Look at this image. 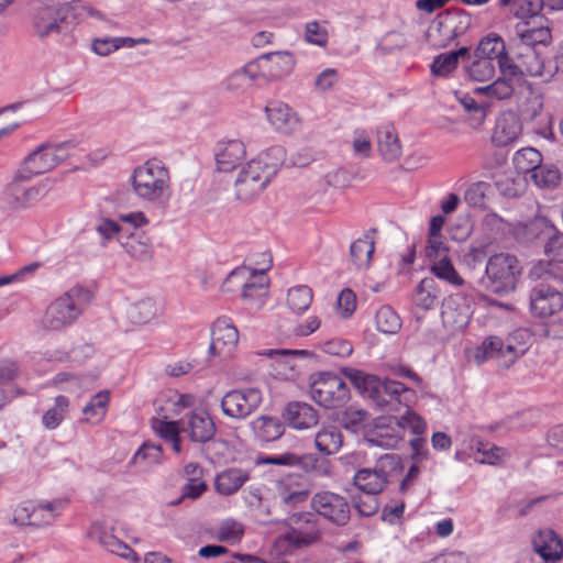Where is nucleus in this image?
<instances>
[{
    "label": "nucleus",
    "instance_id": "obj_53",
    "mask_svg": "<svg viewBox=\"0 0 563 563\" xmlns=\"http://www.w3.org/2000/svg\"><path fill=\"white\" fill-rule=\"evenodd\" d=\"M512 162L518 172L532 175L541 165L542 155L533 147H525L515 153Z\"/></svg>",
    "mask_w": 563,
    "mask_h": 563
},
{
    "label": "nucleus",
    "instance_id": "obj_33",
    "mask_svg": "<svg viewBox=\"0 0 563 563\" xmlns=\"http://www.w3.org/2000/svg\"><path fill=\"white\" fill-rule=\"evenodd\" d=\"M376 140L378 152L386 162H395L401 156V144L391 123H383L377 128Z\"/></svg>",
    "mask_w": 563,
    "mask_h": 563
},
{
    "label": "nucleus",
    "instance_id": "obj_51",
    "mask_svg": "<svg viewBox=\"0 0 563 563\" xmlns=\"http://www.w3.org/2000/svg\"><path fill=\"white\" fill-rule=\"evenodd\" d=\"M506 51V45L501 36L497 33H489L481 40L475 52L474 57H481L494 62Z\"/></svg>",
    "mask_w": 563,
    "mask_h": 563
},
{
    "label": "nucleus",
    "instance_id": "obj_24",
    "mask_svg": "<svg viewBox=\"0 0 563 563\" xmlns=\"http://www.w3.org/2000/svg\"><path fill=\"white\" fill-rule=\"evenodd\" d=\"M530 308L540 318L554 316L563 309V294L551 286L539 285L531 290Z\"/></svg>",
    "mask_w": 563,
    "mask_h": 563
},
{
    "label": "nucleus",
    "instance_id": "obj_18",
    "mask_svg": "<svg viewBox=\"0 0 563 563\" xmlns=\"http://www.w3.org/2000/svg\"><path fill=\"white\" fill-rule=\"evenodd\" d=\"M239 344V331L228 318H218L211 327L210 351L227 360L233 356Z\"/></svg>",
    "mask_w": 563,
    "mask_h": 563
},
{
    "label": "nucleus",
    "instance_id": "obj_19",
    "mask_svg": "<svg viewBox=\"0 0 563 563\" xmlns=\"http://www.w3.org/2000/svg\"><path fill=\"white\" fill-rule=\"evenodd\" d=\"M472 313L468 299L461 294L449 296L442 303V323L451 332L465 329L470 323Z\"/></svg>",
    "mask_w": 563,
    "mask_h": 563
},
{
    "label": "nucleus",
    "instance_id": "obj_45",
    "mask_svg": "<svg viewBox=\"0 0 563 563\" xmlns=\"http://www.w3.org/2000/svg\"><path fill=\"white\" fill-rule=\"evenodd\" d=\"M497 5L501 9L507 8L518 20L538 16L542 11L541 0H498Z\"/></svg>",
    "mask_w": 563,
    "mask_h": 563
},
{
    "label": "nucleus",
    "instance_id": "obj_5",
    "mask_svg": "<svg viewBox=\"0 0 563 563\" xmlns=\"http://www.w3.org/2000/svg\"><path fill=\"white\" fill-rule=\"evenodd\" d=\"M90 301V294L80 286H74L53 300L42 317L41 324L48 331H59L71 325Z\"/></svg>",
    "mask_w": 563,
    "mask_h": 563
},
{
    "label": "nucleus",
    "instance_id": "obj_25",
    "mask_svg": "<svg viewBox=\"0 0 563 563\" xmlns=\"http://www.w3.org/2000/svg\"><path fill=\"white\" fill-rule=\"evenodd\" d=\"M195 405V397L190 394H181L175 389L162 390L155 401V415L163 419H174L187 408Z\"/></svg>",
    "mask_w": 563,
    "mask_h": 563
},
{
    "label": "nucleus",
    "instance_id": "obj_49",
    "mask_svg": "<svg viewBox=\"0 0 563 563\" xmlns=\"http://www.w3.org/2000/svg\"><path fill=\"white\" fill-rule=\"evenodd\" d=\"M126 253L140 262L151 261L154 250L148 236L143 233L132 234L124 243Z\"/></svg>",
    "mask_w": 563,
    "mask_h": 563
},
{
    "label": "nucleus",
    "instance_id": "obj_60",
    "mask_svg": "<svg viewBox=\"0 0 563 563\" xmlns=\"http://www.w3.org/2000/svg\"><path fill=\"white\" fill-rule=\"evenodd\" d=\"M467 76L473 81H489L495 77V64L481 57H475L466 69Z\"/></svg>",
    "mask_w": 563,
    "mask_h": 563
},
{
    "label": "nucleus",
    "instance_id": "obj_29",
    "mask_svg": "<svg viewBox=\"0 0 563 563\" xmlns=\"http://www.w3.org/2000/svg\"><path fill=\"white\" fill-rule=\"evenodd\" d=\"M518 60L521 78L523 76L540 77L543 81H549L556 73V67L547 65L545 59L534 48H526L518 55Z\"/></svg>",
    "mask_w": 563,
    "mask_h": 563
},
{
    "label": "nucleus",
    "instance_id": "obj_6",
    "mask_svg": "<svg viewBox=\"0 0 563 563\" xmlns=\"http://www.w3.org/2000/svg\"><path fill=\"white\" fill-rule=\"evenodd\" d=\"M78 146L74 142H63L55 145L41 146L25 157L16 172V179H31L55 168L62 162L78 154Z\"/></svg>",
    "mask_w": 563,
    "mask_h": 563
},
{
    "label": "nucleus",
    "instance_id": "obj_50",
    "mask_svg": "<svg viewBox=\"0 0 563 563\" xmlns=\"http://www.w3.org/2000/svg\"><path fill=\"white\" fill-rule=\"evenodd\" d=\"M313 298L312 289L306 285H298L288 289L287 307L295 314L305 313L310 307Z\"/></svg>",
    "mask_w": 563,
    "mask_h": 563
},
{
    "label": "nucleus",
    "instance_id": "obj_21",
    "mask_svg": "<svg viewBox=\"0 0 563 563\" xmlns=\"http://www.w3.org/2000/svg\"><path fill=\"white\" fill-rule=\"evenodd\" d=\"M269 357L276 356L275 376L283 380L294 382L301 374V365L298 360H306L313 356L308 350H268L263 353Z\"/></svg>",
    "mask_w": 563,
    "mask_h": 563
},
{
    "label": "nucleus",
    "instance_id": "obj_42",
    "mask_svg": "<svg viewBox=\"0 0 563 563\" xmlns=\"http://www.w3.org/2000/svg\"><path fill=\"white\" fill-rule=\"evenodd\" d=\"M440 296L437 282L432 277H426L415 288L412 301L416 307L430 310L432 309Z\"/></svg>",
    "mask_w": 563,
    "mask_h": 563
},
{
    "label": "nucleus",
    "instance_id": "obj_27",
    "mask_svg": "<svg viewBox=\"0 0 563 563\" xmlns=\"http://www.w3.org/2000/svg\"><path fill=\"white\" fill-rule=\"evenodd\" d=\"M265 114L269 124L278 132L291 134L301 126L298 113L285 102H269L265 107Z\"/></svg>",
    "mask_w": 563,
    "mask_h": 563
},
{
    "label": "nucleus",
    "instance_id": "obj_20",
    "mask_svg": "<svg viewBox=\"0 0 563 563\" xmlns=\"http://www.w3.org/2000/svg\"><path fill=\"white\" fill-rule=\"evenodd\" d=\"M310 489L298 474H287L274 483V497L286 507H296L307 501Z\"/></svg>",
    "mask_w": 563,
    "mask_h": 563
},
{
    "label": "nucleus",
    "instance_id": "obj_61",
    "mask_svg": "<svg viewBox=\"0 0 563 563\" xmlns=\"http://www.w3.org/2000/svg\"><path fill=\"white\" fill-rule=\"evenodd\" d=\"M431 272L440 279L453 286H462L464 284L463 278L459 275L454 268L450 257H445L442 261L438 260L431 262Z\"/></svg>",
    "mask_w": 563,
    "mask_h": 563
},
{
    "label": "nucleus",
    "instance_id": "obj_55",
    "mask_svg": "<svg viewBox=\"0 0 563 563\" xmlns=\"http://www.w3.org/2000/svg\"><path fill=\"white\" fill-rule=\"evenodd\" d=\"M69 407V400L65 396H57L54 406L47 409L43 417L42 423L48 430L56 429L64 420Z\"/></svg>",
    "mask_w": 563,
    "mask_h": 563
},
{
    "label": "nucleus",
    "instance_id": "obj_48",
    "mask_svg": "<svg viewBox=\"0 0 563 563\" xmlns=\"http://www.w3.org/2000/svg\"><path fill=\"white\" fill-rule=\"evenodd\" d=\"M163 460V451L159 445L144 443L132 456L130 463L141 470L147 471L158 465Z\"/></svg>",
    "mask_w": 563,
    "mask_h": 563
},
{
    "label": "nucleus",
    "instance_id": "obj_62",
    "mask_svg": "<svg viewBox=\"0 0 563 563\" xmlns=\"http://www.w3.org/2000/svg\"><path fill=\"white\" fill-rule=\"evenodd\" d=\"M380 389H383L390 399H395L407 407L415 397L411 389L407 388L404 384L391 379H386L383 383L380 382Z\"/></svg>",
    "mask_w": 563,
    "mask_h": 563
},
{
    "label": "nucleus",
    "instance_id": "obj_46",
    "mask_svg": "<svg viewBox=\"0 0 563 563\" xmlns=\"http://www.w3.org/2000/svg\"><path fill=\"white\" fill-rule=\"evenodd\" d=\"M517 84L518 81L500 76L489 85L475 88L474 92L490 99L505 100L512 97Z\"/></svg>",
    "mask_w": 563,
    "mask_h": 563
},
{
    "label": "nucleus",
    "instance_id": "obj_26",
    "mask_svg": "<svg viewBox=\"0 0 563 563\" xmlns=\"http://www.w3.org/2000/svg\"><path fill=\"white\" fill-rule=\"evenodd\" d=\"M181 431L194 442H207L216 433V424L209 413L200 408L190 411L186 419L181 420Z\"/></svg>",
    "mask_w": 563,
    "mask_h": 563
},
{
    "label": "nucleus",
    "instance_id": "obj_2",
    "mask_svg": "<svg viewBox=\"0 0 563 563\" xmlns=\"http://www.w3.org/2000/svg\"><path fill=\"white\" fill-rule=\"evenodd\" d=\"M133 196L145 203L161 206L169 202L173 194L169 167L158 158H148L136 165L128 179Z\"/></svg>",
    "mask_w": 563,
    "mask_h": 563
},
{
    "label": "nucleus",
    "instance_id": "obj_15",
    "mask_svg": "<svg viewBox=\"0 0 563 563\" xmlns=\"http://www.w3.org/2000/svg\"><path fill=\"white\" fill-rule=\"evenodd\" d=\"M163 314L161 305L151 297H143L129 302L122 314L128 330L133 331L158 321Z\"/></svg>",
    "mask_w": 563,
    "mask_h": 563
},
{
    "label": "nucleus",
    "instance_id": "obj_7",
    "mask_svg": "<svg viewBox=\"0 0 563 563\" xmlns=\"http://www.w3.org/2000/svg\"><path fill=\"white\" fill-rule=\"evenodd\" d=\"M289 530L275 540L279 554L316 544L321 539V529L316 516L311 512H299L289 519Z\"/></svg>",
    "mask_w": 563,
    "mask_h": 563
},
{
    "label": "nucleus",
    "instance_id": "obj_17",
    "mask_svg": "<svg viewBox=\"0 0 563 563\" xmlns=\"http://www.w3.org/2000/svg\"><path fill=\"white\" fill-rule=\"evenodd\" d=\"M262 402V391L257 388L235 389L228 391L221 401L225 416L243 419L250 416Z\"/></svg>",
    "mask_w": 563,
    "mask_h": 563
},
{
    "label": "nucleus",
    "instance_id": "obj_4",
    "mask_svg": "<svg viewBox=\"0 0 563 563\" xmlns=\"http://www.w3.org/2000/svg\"><path fill=\"white\" fill-rule=\"evenodd\" d=\"M530 340L525 329L515 330L505 340L490 335L473 350L472 357L476 364L494 358L499 366L508 368L528 351Z\"/></svg>",
    "mask_w": 563,
    "mask_h": 563
},
{
    "label": "nucleus",
    "instance_id": "obj_56",
    "mask_svg": "<svg viewBox=\"0 0 563 563\" xmlns=\"http://www.w3.org/2000/svg\"><path fill=\"white\" fill-rule=\"evenodd\" d=\"M440 15L455 37L463 35L472 24V16L462 9L448 10Z\"/></svg>",
    "mask_w": 563,
    "mask_h": 563
},
{
    "label": "nucleus",
    "instance_id": "obj_59",
    "mask_svg": "<svg viewBox=\"0 0 563 563\" xmlns=\"http://www.w3.org/2000/svg\"><path fill=\"white\" fill-rule=\"evenodd\" d=\"M243 534V525L233 519L223 520L216 529V539L231 545L240 542Z\"/></svg>",
    "mask_w": 563,
    "mask_h": 563
},
{
    "label": "nucleus",
    "instance_id": "obj_34",
    "mask_svg": "<svg viewBox=\"0 0 563 563\" xmlns=\"http://www.w3.org/2000/svg\"><path fill=\"white\" fill-rule=\"evenodd\" d=\"M515 34L526 48H533L536 45H548L552 41L551 30L548 26H532L528 22L517 23Z\"/></svg>",
    "mask_w": 563,
    "mask_h": 563
},
{
    "label": "nucleus",
    "instance_id": "obj_16",
    "mask_svg": "<svg viewBox=\"0 0 563 563\" xmlns=\"http://www.w3.org/2000/svg\"><path fill=\"white\" fill-rule=\"evenodd\" d=\"M311 508L321 517L338 526L350 519V506L345 497L329 490L319 492L311 498Z\"/></svg>",
    "mask_w": 563,
    "mask_h": 563
},
{
    "label": "nucleus",
    "instance_id": "obj_11",
    "mask_svg": "<svg viewBox=\"0 0 563 563\" xmlns=\"http://www.w3.org/2000/svg\"><path fill=\"white\" fill-rule=\"evenodd\" d=\"M66 16L67 7L60 0H38L32 9L33 31L41 38L57 35Z\"/></svg>",
    "mask_w": 563,
    "mask_h": 563
},
{
    "label": "nucleus",
    "instance_id": "obj_43",
    "mask_svg": "<svg viewBox=\"0 0 563 563\" xmlns=\"http://www.w3.org/2000/svg\"><path fill=\"white\" fill-rule=\"evenodd\" d=\"M375 251V241L372 235L364 234L352 242L350 246V256L353 264L357 268H368L372 262V256Z\"/></svg>",
    "mask_w": 563,
    "mask_h": 563
},
{
    "label": "nucleus",
    "instance_id": "obj_40",
    "mask_svg": "<svg viewBox=\"0 0 563 563\" xmlns=\"http://www.w3.org/2000/svg\"><path fill=\"white\" fill-rule=\"evenodd\" d=\"M111 394L109 390H101L90 398L82 408L84 421L89 424H99L109 410Z\"/></svg>",
    "mask_w": 563,
    "mask_h": 563
},
{
    "label": "nucleus",
    "instance_id": "obj_28",
    "mask_svg": "<svg viewBox=\"0 0 563 563\" xmlns=\"http://www.w3.org/2000/svg\"><path fill=\"white\" fill-rule=\"evenodd\" d=\"M260 84L252 59L232 70L222 81L223 88L234 95H244Z\"/></svg>",
    "mask_w": 563,
    "mask_h": 563
},
{
    "label": "nucleus",
    "instance_id": "obj_38",
    "mask_svg": "<svg viewBox=\"0 0 563 563\" xmlns=\"http://www.w3.org/2000/svg\"><path fill=\"white\" fill-rule=\"evenodd\" d=\"M317 461V457L311 453L298 455L292 452H285L277 455L261 457L258 460V464H273L287 467H299L305 472H310L313 468Z\"/></svg>",
    "mask_w": 563,
    "mask_h": 563
},
{
    "label": "nucleus",
    "instance_id": "obj_36",
    "mask_svg": "<svg viewBox=\"0 0 563 563\" xmlns=\"http://www.w3.org/2000/svg\"><path fill=\"white\" fill-rule=\"evenodd\" d=\"M342 444V433L340 429L333 424L322 426L314 435V448L322 455L338 453Z\"/></svg>",
    "mask_w": 563,
    "mask_h": 563
},
{
    "label": "nucleus",
    "instance_id": "obj_32",
    "mask_svg": "<svg viewBox=\"0 0 563 563\" xmlns=\"http://www.w3.org/2000/svg\"><path fill=\"white\" fill-rule=\"evenodd\" d=\"M533 547L548 563H556L563 556V541L553 530H540L533 538Z\"/></svg>",
    "mask_w": 563,
    "mask_h": 563
},
{
    "label": "nucleus",
    "instance_id": "obj_47",
    "mask_svg": "<svg viewBox=\"0 0 563 563\" xmlns=\"http://www.w3.org/2000/svg\"><path fill=\"white\" fill-rule=\"evenodd\" d=\"M468 49L461 47L457 51L448 52L435 56L431 63L430 69L432 75L438 77H446L456 69L460 57L466 55Z\"/></svg>",
    "mask_w": 563,
    "mask_h": 563
},
{
    "label": "nucleus",
    "instance_id": "obj_23",
    "mask_svg": "<svg viewBox=\"0 0 563 563\" xmlns=\"http://www.w3.org/2000/svg\"><path fill=\"white\" fill-rule=\"evenodd\" d=\"M214 161L219 172H233L246 157V146L240 139H222L214 146Z\"/></svg>",
    "mask_w": 563,
    "mask_h": 563
},
{
    "label": "nucleus",
    "instance_id": "obj_31",
    "mask_svg": "<svg viewBox=\"0 0 563 563\" xmlns=\"http://www.w3.org/2000/svg\"><path fill=\"white\" fill-rule=\"evenodd\" d=\"M283 417L287 424L295 430H306L317 426L319 417L317 410L306 402H289Z\"/></svg>",
    "mask_w": 563,
    "mask_h": 563
},
{
    "label": "nucleus",
    "instance_id": "obj_9",
    "mask_svg": "<svg viewBox=\"0 0 563 563\" xmlns=\"http://www.w3.org/2000/svg\"><path fill=\"white\" fill-rule=\"evenodd\" d=\"M486 287L495 294H507L516 288L521 267L516 256L498 253L490 256L486 268Z\"/></svg>",
    "mask_w": 563,
    "mask_h": 563
},
{
    "label": "nucleus",
    "instance_id": "obj_13",
    "mask_svg": "<svg viewBox=\"0 0 563 563\" xmlns=\"http://www.w3.org/2000/svg\"><path fill=\"white\" fill-rule=\"evenodd\" d=\"M364 440L372 446L391 450L398 446L402 439V429L397 418L383 416L363 426Z\"/></svg>",
    "mask_w": 563,
    "mask_h": 563
},
{
    "label": "nucleus",
    "instance_id": "obj_57",
    "mask_svg": "<svg viewBox=\"0 0 563 563\" xmlns=\"http://www.w3.org/2000/svg\"><path fill=\"white\" fill-rule=\"evenodd\" d=\"M531 178L536 186L540 188H555L560 185L562 175L555 165L541 164L534 174L531 175Z\"/></svg>",
    "mask_w": 563,
    "mask_h": 563
},
{
    "label": "nucleus",
    "instance_id": "obj_12",
    "mask_svg": "<svg viewBox=\"0 0 563 563\" xmlns=\"http://www.w3.org/2000/svg\"><path fill=\"white\" fill-rule=\"evenodd\" d=\"M257 78L265 85L280 81L295 69L297 59L289 51L265 53L252 59Z\"/></svg>",
    "mask_w": 563,
    "mask_h": 563
},
{
    "label": "nucleus",
    "instance_id": "obj_10",
    "mask_svg": "<svg viewBox=\"0 0 563 563\" xmlns=\"http://www.w3.org/2000/svg\"><path fill=\"white\" fill-rule=\"evenodd\" d=\"M67 506V498L27 501L14 510L13 520L21 526L47 527L55 522Z\"/></svg>",
    "mask_w": 563,
    "mask_h": 563
},
{
    "label": "nucleus",
    "instance_id": "obj_30",
    "mask_svg": "<svg viewBox=\"0 0 563 563\" xmlns=\"http://www.w3.org/2000/svg\"><path fill=\"white\" fill-rule=\"evenodd\" d=\"M522 133V123L514 112H505L496 120L492 141L497 146H507L516 142Z\"/></svg>",
    "mask_w": 563,
    "mask_h": 563
},
{
    "label": "nucleus",
    "instance_id": "obj_39",
    "mask_svg": "<svg viewBox=\"0 0 563 563\" xmlns=\"http://www.w3.org/2000/svg\"><path fill=\"white\" fill-rule=\"evenodd\" d=\"M151 427L159 438L172 444L174 452L180 453L179 432L181 431V421L153 416Z\"/></svg>",
    "mask_w": 563,
    "mask_h": 563
},
{
    "label": "nucleus",
    "instance_id": "obj_44",
    "mask_svg": "<svg viewBox=\"0 0 563 563\" xmlns=\"http://www.w3.org/2000/svg\"><path fill=\"white\" fill-rule=\"evenodd\" d=\"M342 372L362 394L377 398L380 391V380L377 376L355 368H344Z\"/></svg>",
    "mask_w": 563,
    "mask_h": 563
},
{
    "label": "nucleus",
    "instance_id": "obj_41",
    "mask_svg": "<svg viewBox=\"0 0 563 563\" xmlns=\"http://www.w3.org/2000/svg\"><path fill=\"white\" fill-rule=\"evenodd\" d=\"M509 459V452L490 442L477 440L475 442L474 461L487 465H501Z\"/></svg>",
    "mask_w": 563,
    "mask_h": 563
},
{
    "label": "nucleus",
    "instance_id": "obj_3",
    "mask_svg": "<svg viewBox=\"0 0 563 563\" xmlns=\"http://www.w3.org/2000/svg\"><path fill=\"white\" fill-rule=\"evenodd\" d=\"M269 278L265 269L240 266L233 269L222 283L221 290L240 294L245 306L258 310L268 298Z\"/></svg>",
    "mask_w": 563,
    "mask_h": 563
},
{
    "label": "nucleus",
    "instance_id": "obj_14",
    "mask_svg": "<svg viewBox=\"0 0 563 563\" xmlns=\"http://www.w3.org/2000/svg\"><path fill=\"white\" fill-rule=\"evenodd\" d=\"M391 460L393 456L390 454H384L373 467L357 470L353 476L354 486L369 496L380 494L389 483V473L386 470V464Z\"/></svg>",
    "mask_w": 563,
    "mask_h": 563
},
{
    "label": "nucleus",
    "instance_id": "obj_1",
    "mask_svg": "<svg viewBox=\"0 0 563 563\" xmlns=\"http://www.w3.org/2000/svg\"><path fill=\"white\" fill-rule=\"evenodd\" d=\"M285 158V148L274 145L249 161L238 174L234 183L236 199L247 202L263 192L278 173Z\"/></svg>",
    "mask_w": 563,
    "mask_h": 563
},
{
    "label": "nucleus",
    "instance_id": "obj_22",
    "mask_svg": "<svg viewBox=\"0 0 563 563\" xmlns=\"http://www.w3.org/2000/svg\"><path fill=\"white\" fill-rule=\"evenodd\" d=\"M25 180L16 179L15 174L4 188L3 198L12 209H27L40 201L45 195V188L42 185L21 186L20 183Z\"/></svg>",
    "mask_w": 563,
    "mask_h": 563
},
{
    "label": "nucleus",
    "instance_id": "obj_54",
    "mask_svg": "<svg viewBox=\"0 0 563 563\" xmlns=\"http://www.w3.org/2000/svg\"><path fill=\"white\" fill-rule=\"evenodd\" d=\"M253 427L261 439L264 441H274L284 433V424L278 418L260 417L253 422Z\"/></svg>",
    "mask_w": 563,
    "mask_h": 563
},
{
    "label": "nucleus",
    "instance_id": "obj_63",
    "mask_svg": "<svg viewBox=\"0 0 563 563\" xmlns=\"http://www.w3.org/2000/svg\"><path fill=\"white\" fill-rule=\"evenodd\" d=\"M397 421L402 429V439H405L406 430H409L412 434L421 435L427 430L426 421L417 412L407 409L406 412L397 418Z\"/></svg>",
    "mask_w": 563,
    "mask_h": 563
},
{
    "label": "nucleus",
    "instance_id": "obj_37",
    "mask_svg": "<svg viewBox=\"0 0 563 563\" xmlns=\"http://www.w3.org/2000/svg\"><path fill=\"white\" fill-rule=\"evenodd\" d=\"M522 115L528 121H538L544 125L543 135L551 124V115L544 112V97L541 92L530 91L521 108Z\"/></svg>",
    "mask_w": 563,
    "mask_h": 563
},
{
    "label": "nucleus",
    "instance_id": "obj_58",
    "mask_svg": "<svg viewBox=\"0 0 563 563\" xmlns=\"http://www.w3.org/2000/svg\"><path fill=\"white\" fill-rule=\"evenodd\" d=\"M401 319L395 310L384 306L376 312L377 330L385 334H396L401 328Z\"/></svg>",
    "mask_w": 563,
    "mask_h": 563
},
{
    "label": "nucleus",
    "instance_id": "obj_64",
    "mask_svg": "<svg viewBox=\"0 0 563 563\" xmlns=\"http://www.w3.org/2000/svg\"><path fill=\"white\" fill-rule=\"evenodd\" d=\"M352 150L354 156L358 158H368L372 154L371 135L363 129L354 130L352 134Z\"/></svg>",
    "mask_w": 563,
    "mask_h": 563
},
{
    "label": "nucleus",
    "instance_id": "obj_35",
    "mask_svg": "<svg viewBox=\"0 0 563 563\" xmlns=\"http://www.w3.org/2000/svg\"><path fill=\"white\" fill-rule=\"evenodd\" d=\"M250 478V473L242 468H228L220 472L214 479L216 490L223 496L235 494Z\"/></svg>",
    "mask_w": 563,
    "mask_h": 563
},
{
    "label": "nucleus",
    "instance_id": "obj_8",
    "mask_svg": "<svg viewBox=\"0 0 563 563\" xmlns=\"http://www.w3.org/2000/svg\"><path fill=\"white\" fill-rule=\"evenodd\" d=\"M309 396L312 401L325 409H336L349 400L350 389L336 374L319 372L309 378Z\"/></svg>",
    "mask_w": 563,
    "mask_h": 563
},
{
    "label": "nucleus",
    "instance_id": "obj_52",
    "mask_svg": "<svg viewBox=\"0 0 563 563\" xmlns=\"http://www.w3.org/2000/svg\"><path fill=\"white\" fill-rule=\"evenodd\" d=\"M427 37L430 45L435 48L446 47L456 38L440 14L430 25Z\"/></svg>",
    "mask_w": 563,
    "mask_h": 563
}]
</instances>
